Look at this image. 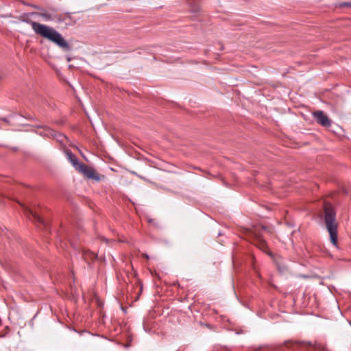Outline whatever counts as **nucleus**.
<instances>
[{
    "instance_id": "obj_1",
    "label": "nucleus",
    "mask_w": 351,
    "mask_h": 351,
    "mask_svg": "<svg viewBox=\"0 0 351 351\" xmlns=\"http://www.w3.org/2000/svg\"><path fill=\"white\" fill-rule=\"evenodd\" d=\"M28 23L36 34L54 43L64 51H68L71 49L69 44L53 27L33 21H28Z\"/></svg>"
},
{
    "instance_id": "obj_2",
    "label": "nucleus",
    "mask_w": 351,
    "mask_h": 351,
    "mask_svg": "<svg viewBox=\"0 0 351 351\" xmlns=\"http://www.w3.org/2000/svg\"><path fill=\"white\" fill-rule=\"evenodd\" d=\"M325 223L330 234L331 243L337 246V223L335 221L336 214L334 209L330 206H325Z\"/></svg>"
},
{
    "instance_id": "obj_3",
    "label": "nucleus",
    "mask_w": 351,
    "mask_h": 351,
    "mask_svg": "<svg viewBox=\"0 0 351 351\" xmlns=\"http://www.w3.org/2000/svg\"><path fill=\"white\" fill-rule=\"evenodd\" d=\"M263 232L271 233L266 226L260 225L254 226L253 229L250 231V234L253 236L257 242L256 245L261 249H264L267 245L265 241L263 239Z\"/></svg>"
},
{
    "instance_id": "obj_4",
    "label": "nucleus",
    "mask_w": 351,
    "mask_h": 351,
    "mask_svg": "<svg viewBox=\"0 0 351 351\" xmlns=\"http://www.w3.org/2000/svg\"><path fill=\"white\" fill-rule=\"evenodd\" d=\"M77 171L88 179H92L95 181L100 180V176L97 174L96 171L93 168L89 167L84 163L80 165Z\"/></svg>"
},
{
    "instance_id": "obj_5",
    "label": "nucleus",
    "mask_w": 351,
    "mask_h": 351,
    "mask_svg": "<svg viewBox=\"0 0 351 351\" xmlns=\"http://www.w3.org/2000/svg\"><path fill=\"white\" fill-rule=\"evenodd\" d=\"M313 117L315 119L316 122L325 128H330L331 126V121L329 119L327 115L322 110H317L312 113Z\"/></svg>"
},
{
    "instance_id": "obj_6",
    "label": "nucleus",
    "mask_w": 351,
    "mask_h": 351,
    "mask_svg": "<svg viewBox=\"0 0 351 351\" xmlns=\"http://www.w3.org/2000/svg\"><path fill=\"white\" fill-rule=\"evenodd\" d=\"M67 159L70 161V162L73 165V166L77 170L80 167V165L83 163L80 162L77 156L72 153L70 149H66L65 152Z\"/></svg>"
},
{
    "instance_id": "obj_7",
    "label": "nucleus",
    "mask_w": 351,
    "mask_h": 351,
    "mask_svg": "<svg viewBox=\"0 0 351 351\" xmlns=\"http://www.w3.org/2000/svg\"><path fill=\"white\" fill-rule=\"evenodd\" d=\"M42 16L47 21H56L58 22H62L65 19V17H62L58 14L52 15L49 12L43 13Z\"/></svg>"
},
{
    "instance_id": "obj_8",
    "label": "nucleus",
    "mask_w": 351,
    "mask_h": 351,
    "mask_svg": "<svg viewBox=\"0 0 351 351\" xmlns=\"http://www.w3.org/2000/svg\"><path fill=\"white\" fill-rule=\"evenodd\" d=\"M82 257L86 262H89L90 261H93L96 259L97 254L90 250H84L82 254Z\"/></svg>"
},
{
    "instance_id": "obj_9",
    "label": "nucleus",
    "mask_w": 351,
    "mask_h": 351,
    "mask_svg": "<svg viewBox=\"0 0 351 351\" xmlns=\"http://www.w3.org/2000/svg\"><path fill=\"white\" fill-rule=\"evenodd\" d=\"M25 212L27 215H31L35 221L38 222L45 225L43 220L40 218V217L38 215L36 211H34L29 208H25Z\"/></svg>"
},
{
    "instance_id": "obj_10",
    "label": "nucleus",
    "mask_w": 351,
    "mask_h": 351,
    "mask_svg": "<svg viewBox=\"0 0 351 351\" xmlns=\"http://www.w3.org/2000/svg\"><path fill=\"white\" fill-rule=\"evenodd\" d=\"M302 345L304 347L313 346V344L311 342H302ZM313 347H314V348H315L319 351H325L326 350L325 346L323 344L319 343H315L313 345Z\"/></svg>"
},
{
    "instance_id": "obj_11",
    "label": "nucleus",
    "mask_w": 351,
    "mask_h": 351,
    "mask_svg": "<svg viewBox=\"0 0 351 351\" xmlns=\"http://www.w3.org/2000/svg\"><path fill=\"white\" fill-rule=\"evenodd\" d=\"M45 130L44 134L46 136H54L55 131L50 129L49 128L45 127L43 128Z\"/></svg>"
},
{
    "instance_id": "obj_12",
    "label": "nucleus",
    "mask_w": 351,
    "mask_h": 351,
    "mask_svg": "<svg viewBox=\"0 0 351 351\" xmlns=\"http://www.w3.org/2000/svg\"><path fill=\"white\" fill-rule=\"evenodd\" d=\"M339 7H347V8H351V3L349 2H343L339 4Z\"/></svg>"
},
{
    "instance_id": "obj_13",
    "label": "nucleus",
    "mask_w": 351,
    "mask_h": 351,
    "mask_svg": "<svg viewBox=\"0 0 351 351\" xmlns=\"http://www.w3.org/2000/svg\"><path fill=\"white\" fill-rule=\"evenodd\" d=\"M148 222L154 224V226H158V223L155 221V219H149Z\"/></svg>"
},
{
    "instance_id": "obj_14",
    "label": "nucleus",
    "mask_w": 351,
    "mask_h": 351,
    "mask_svg": "<svg viewBox=\"0 0 351 351\" xmlns=\"http://www.w3.org/2000/svg\"><path fill=\"white\" fill-rule=\"evenodd\" d=\"M143 256L145 257L146 258H149V256L147 254L143 255Z\"/></svg>"
}]
</instances>
